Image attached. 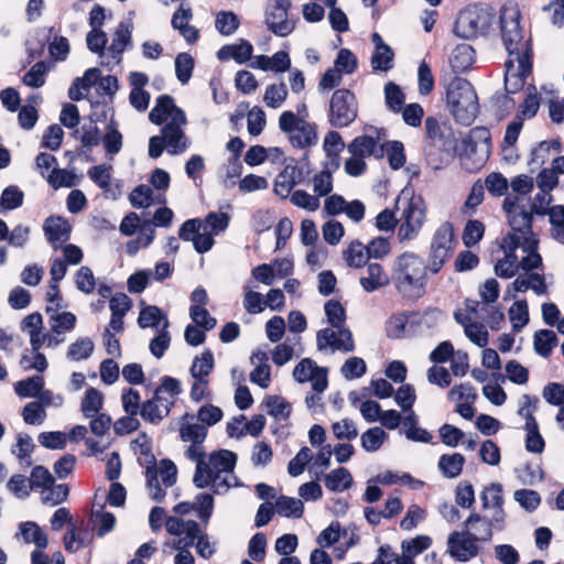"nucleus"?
Returning a JSON list of instances; mask_svg holds the SVG:
<instances>
[{
	"mask_svg": "<svg viewBox=\"0 0 564 564\" xmlns=\"http://www.w3.org/2000/svg\"><path fill=\"white\" fill-rule=\"evenodd\" d=\"M20 529L25 542L34 543L37 549L47 546V535L35 522H24L20 525Z\"/></svg>",
	"mask_w": 564,
	"mask_h": 564,
	"instance_id": "obj_41",
	"label": "nucleus"
},
{
	"mask_svg": "<svg viewBox=\"0 0 564 564\" xmlns=\"http://www.w3.org/2000/svg\"><path fill=\"white\" fill-rule=\"evenodd\" d=\"M384 145V152H387L389 165L392 170L401 169L406 161L404 153V145L401 141L394 140L389 141Z\"/></svg>",
	"mask_w": 564,
	"mask_h": 564,
	"instance_id": "obj_53",
	"label": "nucleus"
},
{
	"mask_svg": "<svg viewBox=\"0 0 564 564\" xmlns=\"http://www.w3.org/2000/svg\"><path fill=\"white\" fill-rule=\"evenodd\" d=\"M426 218V210L421 197H412L402 213V223L398 229L400 241H410L417 237Z\"/></svg>",
	"mask_w": 564,
	"mask_h": 564,
	"instance_id": "obj_9",
	"label": "nucleus"
},
{
	"mask_svg": "<svg viewBox=\"0 0 564 564\" xmlns=\"http://www.w3.org/2000/svg\"><path fill=\"white\" fill-rule=\"evenodd\" d=\"M513 332H520L529 323V307L525 300L517 301L509 310Z\"/></svg>",
	"mask_w": 564,
	"mask_h": 564,
	"instance_id": "obj_50",
	"label": "nucleus"
},
{
	"mask_svg": "<svg viewBox=\"0 0 564 564\" xmlns=\"http://www.w3.org/2000/svg\"><path fill=\"white\" fill-rule=\"evenodd\" d=\"M327 322L336 329H340L345 325L346 311L343 304L337 300H329L324 306Z\"/></svg>",
	"mask_w": 564,
	"mask_h": 564,
	"instance_id": "obj_48",
	"label": "nucleus"
},
{
	"mask_svg": "<svg viewBox=\"0 0 564 564\" xmlns=\"http://www.w3.org/2000/svg\"><path fill=\"white\" fill-rule=\"evenodd\" d=\"M237 463V455L228 449L215 451L209 455V466L215 473H217V479H219V473L226 471L231 473L235 469Z\"/></svg>",
	"mask_w": 564,
	"mask_h": 564,
	"instance_id": "obj_30",
	"label": "nucleus"
},
{
	"mask_svg": "<svg viewBox=\"0 0 564 564\" xmlns=\"http://www.w3.org/2000/svg\"><path fill=\"white\" fill-rule=\"evenodd\" d=\"M104 394L96 388L89 387L85 391L80 410L86 417H94L102 408Z\"/></svg>",
	"mask_w": 564,
	"mask_h": 564,
	"instance_id": "obj_37",
	"label": "nucleus"
},
{
	"mask_svg": "<svg viewBox=\"0 0 564 564\" xmlns=\"http://www.w3.org/2000/svg\"><path fill=\"white\" fill-rule=\"evenodd\" d=\"M101 142L105 149V152L113 156L118 154L123 145V137L119 131V124L117 120L111 118L106 126L105 134L101 138Z\"/></svg>",
	"mask_w": 564,
	"mask_h": 564,
	"instance_id": "obj_26",
	"label": "nucleus"
},
{
	"mask_svg": "<svg viewBox=\"0 0 564 564\" xmlns=\"http://www.w3.org/2000/svg\"><path fill=\"white\" fill-rule=\"evenodd\" d=\"M279 128L289 135L293 148L305 149L317 143L316 124L300 118L291 110L283 111L280 115Z\"/></svg>",
	"mask_w": 564,
	"mask_h": 564,
	"instance_id": "obj_7",
	"label": "nucleus"
},
{
	"mask_svg": "<svg viewBox=\"0 0 564 564\" xmlns=\"http://www.w3.org/2000/svg\"><path fill=\"white\" fill-rule=\"evenodd\" d=\"M43 229L47 240L52 243L67 241L72 230L68 221L61 216L48 217L44 223Z\"/></svg>",
	"mask_w": 564,
	"mask_h": 564,
	"instance_id": "obj_24",
	"label": "nucleus"
},
{
	"mask_svg": "<svg viewBox=\"0 0 564 564\" xmlns=\"http://www.w3.org/2000/svg\"><path fill=\"white\" fill-rule=\"evenodd\" d=\"M195 67V61L189 53H180L175 57V74L177 79L183 84H187L192 77Z\"/></svg>",
	"mask_w": 564,
	"mask_h": 564,
	"instance_id": "obj_44",
	"label": "nucleus"
},
{
	"mask_svg": "<svg viewBox=\"0 0 564 564\" xmlns=\"http://www.w3.org/2000/svg\"><path fill=\"white\" fill-rule=\"evenodd\" d=\"M386 105L392 112H400L405 102L403 90L393 82H389L384 86Z\"/></svg>",
	"mask_w": 564,
	"mask_h": 564,
	"instance_id": "obj_42",
	"label": "nucleus"
},
{
	"mask_svg": "<svg viewBox=\"0 0 564 564\" xmlns=\"http://www.w3.org/2000/svg\"><path fill=\"white\" fill-rule=\"evenodd\" d=\"M496 22V14L490 7L474 4L462 10L455 21V32L462 39H475L489 33Z\"/></svg>",
	"mask_w": 564,
	"mask_h": 564,
	"instance_id": "obj_5",
	"label": "nucleus"
},
{
	"mask_svg": "<svg viewBox=\"0 0 564 564\" xmlns=\"http://www.w3.org/2000/svg\"><path fill=\"white\" fill-rule=\"evenodd\" d=\"M44 379L42 376H32L20 380L14 384L15 393L21 398L37 397L43 390Z\"/></svg>",
	"mask_w": 564,
	"mask_h": 564,
	"instance_id": "obj_40",
	"label": "nucleus"
},
{
	"mask_svg": "<svg viewBox=\"0 0 564 564\" xmlns=\"http://www.w3.org/2000/svg\"><path fill=\"white\" fill-rule=\"evenodd\" d=\"M482 540L470 531H454L447 540V552L459 562H467L479 553L477 542Z\"/></svg>",
	"mask_w": 564,
	"mask_h": 564,
	"instance_id": "obj_11",
	"label": "nucleus"
},
{
	"mask_svg": "<svg viewBox=\"0 0 564 564\" xmlns=\"http://www.w3.org/2000/svg\"><path fill=\"white\" fill-rule=\"evenodd\" d=\"M239 25V19L232 11H220L216 15L215 26L221 35L228 36L234 34Z\"/></svg>",
	"mask_w": 564,
	"mask_h": 564,
	"instance_id": "obj_47",
	"label": "nucleus"
},
{
	"mask_svg": "<svg viewBox=\"0 0 564 564\" xmlns=\"http://www.w3.org/2000/svg\"><path fill=\"white\" fill-rule=\"evenodd\" d=\"M382 131V129H376V138L367 134L356 137L348 144V151L352 156L366 158L372 155L377 159L383 158L384 145L378 143Z\"/></svg>",
	"mask_w": 564,
	"mask_h": 564,
	"instance_id": "obj_19",
	"label": "nucleus"
},
{
	"mask_svg": "<svg viewBox=\"0 0 564 564\" xmlns=\"http://www.w3.org/2000/svg\"><path fill=\"white\" fill-rule=\"evenodd\" d=\"M367 276L360 278V284L366 292H373L389 283V279L379 263H369Z\"/></svg>",
	"mask_w": 564,
	"mask_h": 564,
	"instance_id": "obj_27",
	"label": "nucleus"
},
{
	"mask_svg": "<svg viewBox=\"0 0 564 564\" xmlns=\"http://www.w3.org/2000/svg\"><path fill=\"white\" fill-rule=\"evenodd\" d=\"M165 319L163 329L167 328L169 322L162 311L155 305H149L140 311L138 324L141 328H158L161 321Z\"/></svg>",
	"mask_w": 564,
	"mask_h": 564,
	"instance_id": "obj_38",
	"label": "nucleus"
},
{
	"mask_svg": "<svg viewBox=\"0 0 564 564\" xmlns=\"http://www.w3.org/2000/svg\"><path fill=\"white\" fill-rule=\"evenodd\" d=\"M313 458L312 452L307 446L302 447L297 454L289 462L288 473L292 477H297L305 470L306 465Z\"/></svg>",
	"mask_w": 564,
	"mask_h": 564,
	"instance_id": "obj_60",
	"label": "nucleus"
},
{
	"mask_svg": "<svg viewBox=\"0 0 564 564\" xmlns=\"http://www.w3.org/2000/svg\"><path fill=\"white\" fill-rule=\"evenodd\" d=\"M102 135L100 134V130L97 127V123H91L87 126H83V134L80 137L82 148L78 150L79 153H86L90 151L94 147H97L101 142Z\"/></svg>",
	"mask_w": 564,
	"mask_h": 564,
	"instance_id": "obj_61",
	"label": "nucleus"
},
{
	"mask_svg": "<svg viewBox=\"0 0 564 564\" xmlns=\"http://www.w3.org/2000/svg\"><path fill=\"white\" fill-rule=\"evenodd\" d=\"M276 512L286 518L300 519L304 513V505L300 499L280 496L275 501Z\"/></svg>",
	"mask_w": 564,
	"mask_h": 564,
	"instance_id": "obj_35",
	"label": "nucleus"
},
{
	"mask_svg": "<svg viewBox=\"0 0 564 564\" xmlns=\"http://www.w3.org/2000/svg\"><path fill=\"white\" fill-rule=\"evenodd\" d=\"M429 262L414 252L405 251L397 257L391 270V281L406 300H419L426 293Z\"/></svg>",
	"mask_w": 564,
	"mask_h": 564,
	"instance_id": "obj_1",
	"label": "nucleus"
},
{
	"mask_svg": "<svg viewBox=\"0 0 564 564\" xmlns=\"http://www.w3.org/2000/svg\"><path fill=\"white\" fill-rule=\"evenodd\" d=\"M507 219L513 232L520 235L533 234V214L524 206H521L518 212L509 215Z\"/></svg>",
	"mask_w": 564,
	"mask_h": 564,
	"instance_id": "obj_29",
	"label": "nucleus"
},
{
	"mask_svg": "<svg viewBox=\"0 0 564 564\" xmlns=\"http://www.w3.org/2000/svg\"><path fill=\"white\" fill-rule=\"evenodd\" d=\"M387 438V433L379 426L368 429L361 435V446L366 452L378 451Z\"/></svg>",
	"mask_w": 564,
	"mask_h": 564,
	"instance_id": "obj_51",
	"label": "nucleus"
},
{
	"mask_svg": "<svg viewBox=\"0 0 564 564\" xmlns=\"http://www.w3.org/2000/svg\"><path fill=\"white\" fill-rule=\"evenodd\" d=\"M343 256L350 268H362L369 259L367 246L358 240L351 241L347 249L344 250Z\"/></svg>",
	"mask_w": 564,
	"mask_h": 564,
	"instance_id": "obj_36",
	"label": "nucleus"
},
{
	"mask_svg": "<svg viewBox=\"0 0 564 564\" xmlns=\"http://www.w3.org/2000/svg\"><path fill=\"white\" fill-rule=\"evenodd\" d=\"M174 400H167L164 397H153L141 404L139 411L141 417L151 424H159L165 416H167L174 405Z\"/></svg>",
	"mask_w": 564,
	"mask_h": 564,
	"instance_id": "obj_20",
	"label": "nucleus"
},
{
	"mask_svg": "<svg viewBox=\"0 0 564 564\" xmlns=\"http://www.w3.org/2000/svg\"><path fill=\"white\" fill-rule=\"evenodd\" d=\"M480 500L484 509L503 505L502 486L499 482L486 486L480 494Z\"/></svg>",
	"mask_w": 564,
	"mask_h": 564,
	"instance_id": "obj_54",
	"label": "nucleus"
},
{
	"mask_svg": "<svg viewBox=\"0 0 564 564\" xmlns=\"http://www.w3.org/2000/svg\"><path fill=\"white\" fill-rule=\"evenodd\" d=\"M425 130L424 154L427 162L438 167L452 160L457 150V139L451 123L430 116L425 119Z\"/></svg>",
	"mask_w": 564,
	"mask_h": 564,
	"instance_id": "obj_3",
	"label": "nucleus"
},
{
	"mask_svg": "<svg viewBox=\"0 0 564 564\" xmlns=\"http://www.w3.org/2000/svg\"><path fill=\"white\" fill-rule=\"evenodd\" d=\"M200 446L202 444L192 443L185 454L191 460H196L193 482L197 488L203 489L209 486L212 481H216L217 473L205 462L206 454L200 449Z\"/></svg>",
	"mask_w": 564,
	"mask_h": 564,
	"instance_id": "obj_18",
	"label": "nucleus"
},
{
	"mask_svg": "<svg viewBox=\"0 0 564 564\" xmlns=\"http://www.w3.org/2000/svg\"><path fill=\"white\" fill-rule=\"evenodd\" d=\"M172 120L170 122L186 123V116L183 109L175 105L174 98L170 95H160L155 100V106L149 113V120L160 126L166 121L167 118Z\"/></svg>",
	"mask_w": 564,
	"mask_h": 564,
	"instance_id": "obj_17",
	"label": "nucleus"
},
{
	"mask_svg": "<svg viewBox=\"0 0 564 564\" xmlns=\"http://www.w3.org/2000/svg\"><path fill=\"white\" fill-rule=\"evenodd\" d=\"M291 0H275L265 9V24L276 36L285 37L295 29V22L288 19Z\"/></svg>",
	"mask_w": 564,
	"mask_h": 564,
	"instance_id": "obj_10",
	"label": "nucleus"
},
{
	"mask_svg": "<svg viewBox=\"0 0 564 564\" xmlns=\"http://www.w3.org/2000/svg\"><path fill=\"white\" fill-rule=\"evenodd\" d=\"M464 143L469 145L477 143L480 145V151L489 152V148L491 145V134L489 129L482 126L471 128L464 139Z\"/></svg>",
	"mask_w": 564,
	"mask_h": 564,
	"instance_id": "obj_56",
	"label": "nucleus"
},
{
	"mask_svg": "<svg viewBox=\"0 0 564 564\" xmlns=\"http://www.w3.org/2000/svg\"><path fill=\"white\" fill-rule=\"evenodd\" d=\"M294 379L304 383L312 381V388L317 393L324 392L328 387L327 369L315 365L310 358H303L293 370Z\"/></svg>",
	"mask_w": 564,
	"mask_h": 564,
	"instance_id": "obj_14",
	"label": "nucleus"
},
{
	"mask_svg": "<svg viewBox=\"0 0 564 564\" xmlns=\"http://www.w3.org/2000/svg\"><path fill=\"white\" fill-rule=\"evenodd\" d=\"M288 97V88L284 83L271 84L265 88L264 102L270 108H279Z\"/></svg>",
	"mask_w": 564,
	"mask_h": 564,
	"instance_id": "obj_57",
	"label": "nucleus"
},
{
	"mask_svg": "<svg viewBox=\"0 0 564 564\" xmlns=\"http://www.w3.org/2000/svg\"><path fill=\"white\" fill-rule=\"evenodd\" d=\"M93 351V340L89 337H80L69 345L67 350V358L70 360L79 361L89 358Z\"/></svg>",
	"mask_w": 564,
	"mask_h": 564,
	"instance_id": "obj_46",
	"label": "nucleus"
},
{
	"mask_svg": "<svg viewBox=\"0 0 564 564\" xmlns=\"http://www.w3.org/2000/svg\"><path fill=\"white\" fill-rule=\"evenodd\" d=\"M458 245L454 225L446 220L434 231L427 254L430 272L437 274L451 260Z\"/></svg>",
	"mask_w": 564,
	"mask_h": 564,
	"instance_id": "obj_6",
	"label": "nucleus"
},
{
	"mask_svg": "<svg viewBox=\"0 0 564 564\" xmlns=\"http://www.w3.org/2000/svg\"><path fill=\"white\" fill-rule=\"evenodd\" d=\"M284 169L278 174L274 181V193L283 199H286L292 189L300 183H302L305 176L310 173V170L304 171L303 166H300L294 158L285 159Z\"/></svg>",
	"mask_w": 564,
	"mask_h": 564,
	"instance_id": "obj_12",
	"label": "nucleus"
},
{
	"mask_svg": "<svg viewBox=\"0 0 564 564\" xmlns=\"http://www.w3.org/2000/svg\"><path fill=\"white\" fill-rule=\"evenodd\" d=\"M558 344L556 334L551 329H540L533 337L534 351L543 358H549Z\"/></svg>",
	"mask_w": 564,
	"mask_h": 564,
	"instance_id": "obj_31",
	"label": "nucleus"
},
{
	"mask_svg": "<svg viewBox=\"0 0 564 564\" xmlns=\"http://www.w3.org/2000/svg\"><path fill=\"white\" fill-rule=\"evenodd\" d=\"M488 158V152L480 151V145L477 143L467 144L463 142V152L460 154V162L463 167L471 173L478 172Z\"/></svg>",
	"mask_w": 564,
	"mask_h": 564,
	"instance_id": "obj_25",
	"label": "nucleus"
},
{
	"mask_svg": "<svg viewBox=\"0 0 564 564\" xmlns=\"http://www.w3.org/2000/svg\"><path fill=\"white\" fill-rule=\"evenodd\" d=\"M494 516L490 520L482 518L480 514L473 512L469 514L467 520L465 521V525H473L477 522H482L485 525V534L482 535V541H488L492 536V528L497 530H502L505 528V510L503 505L499 507H495Z\"/></svg>",
	"mask_w": 564,
	"mask_h": 564,
	"instance_id": "obj_22",
	"label": "nucleus"
},
{
	"mask_svg": "<svg viewBox=\"0 0 564 564\" xmlns=\"http://www.w3.org/2000/svg\"><path fill=\"white\" fill-rule=\"evenodd\" d=\"M131 43V28L124 22H120L116 28L113 37L108 51L113 58H120L127 46Z\"/></svg>",
	"mask_w": 564,
	"mask_h": 564,
	"instance_id": "obj_33",
	"label": "nucleus"
},
{
	"mask_svg": "<svg viewBox=\"0 0 564 564\" xmlns=\"http://www.w3.org/2000/svg\"><path fill=\"white\" fill-rule=\"evenodd\" d=\"M337 334L339 337L336 336L335 330L328 327L319 329L316 335L318 350L330 347L333 350L350 352L355 349L352 334L348 328L341 326L340 329H337Z\"/></svg>",
	"mask_w": 564,
	"mask_h": 564,
	"instance_id": "obj_16",
	"label": "nucleus"
},
{
	"mask_svg": "<svg viewBox=\"0 0 564 564\" xmlns=\"http://www.w3.org/2000/svg\"><path fill=\"white\" fill-rule=\"evenodd\" d=\"M141 437L143 438V442L140 444V453L144 456L147 463V487L153 490L151 495L152 499L161 502L164 499L166 491L161 487L158 480L156 458L152 452L151 442L149 441L148 435L143 432L141 433Z\"/></svg>",
	"mask_w": 564,
	"mask_h": 564,
	"instance_id": "obj_15",
	"label": "nucleus"
},
{
	"mask_svg": "<svg viewBox=\"0 0 564 564\" xmlns=\"http://www.w3.org/2000/svg\"><path fill=\"white\" fill-rule=\"evenodd\" d=\"M475 63V50L469 44H459L453 51L451 66L454 72L463 73L468 70Z\"/></svg>",
	"mask_w": 564,
	"mask_h": 564,
	"instance_id": "obj_28",
	"label": "nucleus"
},
{
	"mask_svg": "<svg viewBox=\"0 0 564 564\" xmlns=\"http://www.w3.org/2000/svg\"><path fill=\"white\" fill-rule=\"evenodd\" d=\"M47 72V66L45 62L40 61L35 63L29 72L23 76V83L26 86L39 88L42 87L45 83V74Z\"/></svg>",
	"mask_w": 564,
	"mask_h": 564,
	"instance_id": "obj_63",
	"label": "nucleus"
},
{
	"mask_svg": "<svg viewBox=\"0 0 564 564\" xmlns=\"http://www.w3.org/2000/svg\"><path fill=\"white\" fill-rule=\"evenodd\" d=\"M189 316L195 325L205 330H212L217 324L216 318L210 316L208 311L200 305H192L189 307Z\"/></svg>",
	"mask_w": 564,
	"mask_h": 564,
	"instance_id": "obj_64",
	"label": "nucleus"
},
{
	"mask_svg": "<svg viewBox=\"0 0 564 564\" xmlns=\"http://www.w3.org/2000/svg\"><path fill=\"white\" fill-rule=\"evenodd\" d=\"M23 192L15 185H10L2 191L0 206L4 209H15L23 204Z\"/></svg>",
	"mask_w": 564,
	"mask_h": 564,
	"instance_id": "obj_62",
	"label": "nucleus"
},
{
	"mask_svg": "<svg viewBox=\"0 0 564 564\" xmlns=\"http://www.w3.org/2000/svg\"><path fill=\"white\" fill-rule=\"evenodd\" d=\"M465 457L460 453L444 454L440 457L438 468L447 478H455L462 474Z\"/></svg>",
	"mask_w": 564,
	"mask_h": 564,
	"instance_id": "obj_34",
	"label": "nucleus"
},
{
	"mask_svg": "<svg viewBox=\"0 0 564 564\" xmlns=\"http://www.w3.org/2000/svg\"><path fill=\"white\" fill-rule=\"evenodd\" d=\"M214 369V355L206 349L200 357H196L191 367V375L197 380L207 379Z\"/></svg>",
	"mask_w": 564,
	"mask_h": 564,
	"instance_id": "obj_39",
	"label": "nucleus"
},
{
	"mask_svg": "<svg viewBox=\"0 0 564 564\" xmlns=\"http://www.w3.org/2000/svg\"><path fill=\"white\" fill-rule=\"evenodd\" d=\"M521 13L516 4L506 3L500 9V35L509 57L533 59V45L530 32L521 25Z\"/></svg>",
	"mask_w": 564,
	"mask_h": 564,
	"instance_id": "obj_2",
	"label": "nucleus"
},
{
	"mask_svg": "<svg viewBox=\"0 0 564 564\" xmlns=\"http://www.w3.org/2000/svg\"><path fill=\"white\" fill-rule=\"evenodd\" d=\"M358 115L356 97L347 88H340L333 93L329 102L328 121L332 127L345 128L352 123Z\"/></svg>",
	"mask_w": 564,
	"mask_h": 564,
	"instance_id": "obj_8",
	"label": "nucleus"
},
{
	"mask_svg": "<svg viewBox=\"0 0 564 564\" xmlns=\"http://www.w3.org/2000/svg\"><path fill=\"white\" fill-rule=\"evenodd\" d=\"M485 225L482 221L477 219H470L466 223L462 239L467 248H471L477 245L485 235Z\"/></svg>",
	"mask_w": 564,
	"mask_h": 564,
	"instance_id": "obj_43",
	"label": "nucleus"
},
{
	"mask_svg": "<svg viewBox=\"0 0 564 564\" xmlns=\"http://www.w3.org/2000/svg\"><path fill=\"white\" fill-rule=\"evenodd\" d=\"M446 102L455 121L462 126H470L480 110L475 88L459 76H454L447 84Z\"/></svg>",
	"mask_w": 564,
	"mask_h": 564,
	"instance_id": "obj_4",
	"label": "nucleus"
},
{
	"mask_svg": "<svg viewBox=\"0 0 564 564\" xmlns=\"http://www.w3.org/2000/svg\"><path fill=\"white\" fill-rule=\"evenodd\" d=\"M394 53L390 46H379L371 56L373 70L387 72L393 67Z\"/></svg>",
	"mask_w": 564,
	"mask_h": 564,
	"instance_id": "obj_52",
	"label": "nucleus"
},
{
	"mask_svg": "<svg viewBox=\"0 0 564 564\" xmlns=\"http://www.w3.org/2000/svg\"><path fill=\"white\" fill-rule=\"evenodd\" d=\"M29 482L31 489H47L53 487L55 478L46 467L36 465L31 470Z\"/></svg>",
	"mask_w": 564,
	"mask_h": 564,
	"instance_id": "obj_49",
	"label": "nucleus"
},
{
	"mask_svg": "<svg viewBox=\"0 0 564 564\" xmlns=\"http://www.w3.org/2000/svg\"><path fill=\"white\" fill-rule=\"evenodd\" d=\"M129 200L134 208L149 207L153 203V191L149 185H138L130 193Z\"/></svg>",
	"mask_w": 564,
	"mask_h": 564,
	"instance_id": "obj_59",
	"label": "nucleus"
},
{
	"mask_svg": "<svg viewBox=\"0 0 564 564\" xmlns=\"http://www.w3.org/2000/svg\"><path fill=\"white\" fill-rule=\"evenodd\" d=\"M352 485V477L345 467H338L325 476V487L333 492H340Z\"/></svg>",
	"mask_w": 564,
	"mask_h": 564,
	"instance_id": "obj_32",
	"label": "nucleus"
},
{
	"mask_svg": "<svg viewBox=\"0 0 564 564\" xmlns=\"http://www.w3.org/2000/svg\"><path fill=\"white\" fill-rule=\"evenodd\" d=\"M264 405L268 409V414L278 417H289L291 414V404L279 395H267L263 400Z\"/></svg>",
	"mask_w": 564,
	"mask_h": 564,
	"instance_id": "obj_55",
	"label": "nucleus"
},
{
	"mask_svg": "<svg viewBox=\"0 0 564 564\" xmlns=\"http://www.w3.org/2000/svg\"><path fill=\"white\" fill-rule=\"evenodd\" d=\"M183 123L176 122H167L162 128V137L167 147V152L171 155H175L184 152L188 147V141L184 134V131L181 129Z\"/></svg>",
	"mask_w": 564,
	"mask_h": 564,
	"instance_id": "obj_21",
	"label": "nucleus"
},
{
	"mask_svg": "<svg viewBox=\"0 0 564 564\" xmlns=\"http://www.w3.org/2000/svg\"><path fill=\"white\" fill-rule=\"evenodd\" d=\"M52 332L56 335H61L65 332H70L75 328L77 318L72 312L56 313L51 316Z\"/></svg>",
	"mask_w": 564,
	"mask_h": 564,
	"instance_id": "obj_58",
	"label": "nucleus"
},
{
	"mask_svg": "<svg viewBox=\"0 0 564 564\" xmlns=\"http://www.w3.org/2000/svg\"><path fill=\"white\" fill-rule=\"evenodd\" d=\"M535 215L549 216L551 237L558 243L564 245V205H553L551 209H536Z\"/></svg>",
	"mask_w": 564,
	"mask_h": 564,
	"instance_id": "obj_23",
	"label": "nucleus"
},
{
	"mask_svg": "<svg viewBox=\"0 0 564 564\" xmlns=\"http://www.w3.org/2000/svg\"><path fill=\"white\" fill-rule=\"evenodd\" d=\"M505 90L507 94L514 95L522 90L527 78L532 74L533 59H512L508 58L505 63Z\"/></svg>",
	"mask_w": 564,
	"mask_h": 564,
	"instance_id": "obj_13",
	"label": "nucleus"
},
{
	"mask_svg": "<svg viewBox=\"0 0 564 564\" xmlns=\"http://www.w3.org/2000/svg\"><path fill=\"white\" fill-rule=\"evenodd\" d=\"M207 427L203 424L182 423L180 426V437L183 442L203 444L207 437Z\"/></svg>",
	"mask_w": 564,
	"mask_h": 564,
	"instance_id": "obj_45",
	"label": "nucleus"
}]
</instances>
